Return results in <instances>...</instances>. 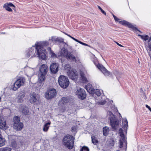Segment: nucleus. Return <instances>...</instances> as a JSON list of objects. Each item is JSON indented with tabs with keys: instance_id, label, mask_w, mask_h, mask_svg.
Instances as JSON below:
<instances>
[{
	"instance_id": "nucleus-41",
	"label": "nucleus",
	"mask_w": 151,
	"mask_h": 151,
	"mask_svg": "<svg viewBox=\"0 0 151 151\" xmlns=\"http://www.w3.org/2000/svg\"><path fill=\"white\" fill-rule=\"evenodd\" d=\"M71 131L72 132H76V127H73L71 128Z\"/></svg>"
},
{
	"instance_id": "nucleus-47",
	"label": "nucleus",
	"mask_w": 151,
	"mask_h": 151,
	"mask_svg": "<svg viewBox=\"0 0 151 151\" xmlns=\"http://www.w3.org/2000/svg\"><path fill=\"white\" fill-rule=\"evenodd\" d=\"M30 55H31V54H30L29 53V52L28 51L26 54L27 57L28 58H29V57Z\"/></svg>"
},
{
	"instance_id": "nucleus-21",
	"label": "nucleus",
	"mask_w": 151,
	"mask_h": 151,
	"mask_svg": "<svg viewBox=\"0 0 151 151\" xmlns=\"http://www.w3.org/2000/svg\"><path fill=\"white\" fill-rule=\"evenodd\" d=\"M123 126L124 130H127L128 127V122L126 118H124L122 119Z\"/></svg>"
},
{
	"instance_id": "nucleus-31",
	"label": "nucleus",
	"mask_w": 151,
	"mask_h": 151,
	"mask_svg": "<svg viewBox=\"0 0 151 151\" xmlns=\"http://www.w3.org/2000/svg\"><path fill=\"white\" fill-rule=\"evenodd\" d=\"M92 142L94 145H96L98 142V141L97 140L96 137H95V136H92Z\"/></svg>"
},
{
	"instance_id": "nucleus-30",
	"label": "nucleus",
	"mask_w": 151,
	"mask_h": 151,
	"mask_svg": "<svg viewBox=\"0 0 151 151\" xmlns=\"http://www.w3.org/2000/svg\"><path fill=\"white\" fill-rule=\"evenodd\" d=\"M12 149L9 147H5L0 148V151H11Z\"/></svg>"
},
{
	"instance_id": "nucleus-36",
	"label": "nucleus",
	"mask_w": 151,
	"mask_h": 151,
	"mask_svg": "<svg viewBox=\"0 0 151 151\" xmlns=\"http://www.w3.org/2000/svg\"><path fill=\"white\" fill-rule=\"evenodd\" d=\"M80 151H89V149L87 147L84 146L81 148Z\"/></svg>"
},
{
	"instance_id": "nucleus-22",
	"label": "nucleus",
	"mask_w": 151,
	"mask_h": 151,
	"mask_svg": "<svg viewBox=\"0 0 151 151\" xmlns=\"http://www.w3.org/2000/svg\"><path fill=\"white\" fill-rule=\"evenodd\" d=\"M29 113V108L28 107L24 106L23 107L22 111V114L23 115H27Z\"/></svg>"
},
{
	"instance_id": "nucleus-24",
	"label": "nucleus",
	"mask_w": 151,
	"mask_h": 151,
	"mask_svg": "<svg viewBox=\"0 0 151 151\" xmlns=\"http://www.w3.org/2000/svg\"><path fill=\"white\" fill-rule=\"evenodd\" d=\"M51 124L50 122H48L45 123L44 126L43 130L45 132H47L49 129L50 125Z\"/></svg>"
},
{
	"instance_id": "nucleus-4",
	"label": "nucleus",
	"mask_w": 151,
	"mask_h": 151,
	"mask_svg": "<svg viewBox=\"0 0 151 151\" xmlns=\"http://www.w3.org/2000/svg\"><path fill=\"white\" fill-rule=\"evenodd\" d=\"M58 82L60 86L63 88H66L69 84L68 78L63 75H60L59 77Z\"/></svg>"
},
{
	"instance_id": "nucleus-15",
	"label": "nucleus",
	"mask_w": 151,
	"mask_h": 151,
	"mask_svg": "<svg viewBox=\"0 0 151 151\" xmlns=\"http://www.w3.org/2000/svg\"><path fill=\"white\" fill-rule=\"evenodd\" d=\"M25 95V93L22 91L19 92L17 97V102L19 103H22L23 101V98Z\"/></svg>"
},
{
	"instance_id": "nucleus-2",
	"label": "nucleus",
	"mask_w": 151,
	"mask_h": 151,
	"mask_svg": "<svg viewBox=\"0 0 151 151\" xmlns=\"http://www.w3.org/2000/svg\"><path fill=\"white\" fill-rule=\"evenodd\" d=\"M48 70V67L46 64H42L40 67L38 81L40 83H42L45 80V76Z\"/></svg>"
},
{
	"instance_id": "nucleus-29",
	"label": "nucleus",
	"mask_w": 151,
	"mask_h": 151,
	"mask_svg": "<svg viewBox=\"0 0 151 151\" xmlns=\"http://www.w3.org/2000/svg\"><path fill=\"white\" fill-rule=\"evenodd\" d=\"M14 124L19 122L20 118L18 116H14L13 118Z\"/></svg>"
},
{
	"instance_id": "nucleus-14",
	"label": "nucleus",
	"mask_w": 151,
	"mask_h": 151,
	"mask_svg": "<svg viewBox=\"0 0 151 151\" xmlns=\"http://www.w3.org/2000/svg\"><path fill=\"white\" fill-rule=\"evenodd\" d=\"M67 73L69 78L73 80L75 79L78 75V74L76 70H69Z\"/></svg>"
},
{
	"instance_id": "nucleus-38",
	"label": "nucleus",
	"mask_w": 151,
	"mask_h": 151,
	"mask_svg": "<svg viewBox=\"0 0 151 151\" xmlns=\"http://www.w3.org/2000/svg\"><path fill=\"white\" fill-rule=\"evenodd\" d=\"M98 8H99V9H100V10L101 11V12L103 14H104V15L106 14L105 12L102 9V8L100 7V6H98Z\"/></svg>"
},
{
	"instance_id": "nucleus-23",
	"label": "nucleus",
	"mask_w": 151,
	"mask_h": 151,
	"mask_svg": "<svg viewBox=\"0 0 151 151\" xmlns=\"http://www.w3.org/2000/svg\"><path fill=\"white\" fill-rule=\"evenodd\" d=\"M70 99L68 97H62L61 102L63 105H65L67 103H68Z\"/></svg>"
},
{
	"instance_id": "nucleus-5",
	"label": "nucleus",
	"mask_w": 151,
	"mask_h": 151,
	"mask_svg": "<svg viewBox=\"0 0 151 151\" xmlns=\"http://www.w3.org/2000/svg\"><path fill=\"white\" fill-rule=\"evenodd\" d=\"M25 82V80L24 78L22 77L20 78L14 83L12 86V89L14 91L17 90L21 86H24Z\"/></svg>"
},
{
	"instance_id": "nucleus-9",
	"label": "nucleus",
	"mask_w": 151,
	"mask_h": 151,
	"mask_svg": "<svg viewBox=\"0 0 151 151\" xmlns=\"http://www.w3.org/2000/svg\"><path fill=\"white\" fill-rule=\"evenodd\" d=\"M120 136L121 137L119 142V147L122 148L123 147V145L124 143H125L126 146H127V142L126 139L124 135L123 132V130L122 129L120 128L119 130Z\"/></svg>"
},
{
	"instance_id": "nucleus-45",
	"label": "nucleus",
	"mask_w": 151,
	"mask_h": 151,
	"mask_svg": "<svg viewBox=\"0 0 151 151\" xmlns=\"http://www.w3.org/2000/svg\"><path fill=\"white\" fill-rule=\"evenodd\" d=\"M146 107L151 112V108H150V106H149L148 105L146 104L145 105Z\"/></svg>"
},
{
	"instance_id": "nucleus-10",
	"label": "nucleus",
	"mask_w": 151,
	"mask_h": 151,
	"mask_svg": "<svg viewBox=\"0 0 151 151\" xmlns=\"http://www.w3.org/2000/svg\"><path fill=\"white\" fill-rule=\"evenodd\" d=\"M39 99V96L38 94L34 92L30 93L29 101L32 104H35L38 101Z\"/></svg>"
},
{
	"instance_id": "nucleus-18",
	"label": "nucleus",
	"mask_w": 151,
	"mask_h": 151,
	"mask_svg": "<svg viewBox=\"0 0 151 151\" xmlns=\"http://www.w3.org/2000/svg\"><path fill=\"white\" fill-rule=\"evenodd\" d=\"M23 124L22 122L14 124V127L17 130H20L23 128Z\"/></svg>"
},
{
	"instance_id": "nucleus-6",
	"label": "nucleus",
	"mask_w": 151,
	"mask_h": 151,
	"mask_svg": "<svg viewBox=\"0 0 151 151\" xmlns=\"http://www.w3.org/2000/svg\"><path fill=\"white\" fill-rule=\"evenodd\" d=\"M93 62L96 66L105 75L109 76L110 75V73L102 65L99 63L97 60H94Z\"/></svg>"
},
{
	"instance_id": "nucleus-7",
	"label": "nucleus",
	"mask_w": 151,
	"mask_h": 151,
	"mask_svg": "<svg viewBox=\"0 0 151 151\" xmlns=\"http://www.w3.org/2000/svg\"><path fill=\"white\" fill-rule=\"evenodd\" d=\"M109 113L112 115V116L110 119L111 127L114 131H116L118 127L119 122L114 117V115L110 112Z\"/></svg>"
},
{
	"instance_id": "nucleus-33",
	"label": "nucleus",
	"mask_w": 151,
	"mask_h": 151,
	"mask_svg": "<svg viewBox=\"0 0 151 151\" xmlns=\"http://www.w3.org/2000/svg\"><path fill=\"white\" fill-rule=\"evenodd\" d=\"M138 36H140L141 38L146 41L148 39V36L147 35H138Z\"/></svg>"
},
{
	"instance_id": "nucleus-50",
	"label": "nucleus",
	"mask_w": 151,
	"mask_h": 151,
	"mask_svg": "<svg viewBox=\"0 0 151 151\" xmlns=\"http://www.w3.org/2000/svg\"><path fill=\"white\" fill-rule=\"evenodd\" d=\"M5 33H4L3 32H0V34H4Z\"/></svg>"
},
{
	"instance_id": "nucleus-11",
	"label": "nucleus",
	"mask_w": 151,
	"mask_h": 151,
	"mask_svg": "<svg viewBox=\"0 0 151 151\" xmlns=\"http://www.w3.org/2000/svg\"><path fill=\"white\" fill-rule=\"evenodd\" d=\"M76 93L78 95V98L82 100L85 99L86 96V93L85 90L82 88H80L79 90H78Z\"/></svg>"
},
{
	"instance_id": "nucleus-3",
	"label": "nucleus",
	"mask_w": 151,
	"mask_h": 151,
	"mask_svg": "<svg viewBox=\"0 0 151 151\" xmlns=\"http://www.w3.org/2000/svg\"><path fill=\"white\" fill-rule=\"evenodd\" d=\"M75 138L72 135L68 134L63 139V144L69 149L73 148L74 145Z\"/></svg>"
},
{
	"instance_id": "nucleus-12",
	"label": "nucleus",
	"mask_w": 151,
	"mask_h": 151,
	"mask_svg": "<svg viewBox=\"0 0 151 151\" xmlns=\"http://www.w3.org/2000/svg\"><path fill=\"white\" fill-rule=\"evenodd\" d=\"M119 23L122 25L127 27L129 28L132 29L134 31H139L136 27H134L132 24L126 21H119Z\"/></svg>"
},
{
	"instance_id": "nucleus-39",
	"label": "nucleus",
	"mask_w": 151,
	"mask_h": 151,
	"mask_svg": "<svg viewBox=\"0 0 151 151\" xmlns=\"http://www.w3.org/2000/svg\"><path fill=\"white\" fill-rule=\"evenodd\" d=\"M51 56L52 57H57V55L56 54H55L53 52H52V51H51Z\"/></svg>"
},
{
	"instance_id": "nucleus-49",
	"label": "nucleus",
	"mask_w": 151,
	"mask_h": 151,
	"mask_svg": "<svg viewBox=\"0 0 151 151\" xmlns=\"http://www.w3.org/2000/svg\"><path fill=\"white\" fill-rule=\"evenodd\" d=\"M65 33V35H67L68 36V37H71V36L70 35H69V34H67V33Z\"/></svg>"
},
{
	"instance_id": "nucleus-51",
	"label": "nucleus",
	"mask_w": 151,
	"mask_h": 151,
	"mask_svg": "<svg viewBox=\"0 0 151 151\" xmlns=\"http://www.w3.org/2000/svg\"><path fill=\"white\" fill-rule=\"evenodd\" d=\"M113 16L114 18V19L115 18V17H116L115 16L114 14H113Z\"/></svg>"
},
{
	"instance_id": "nucleus-37",
	"label": "nucleus",
	"mask_w": 151,
	"mask_h": 151,
	"mask_svg": "<svg viewBox=\"0 0 151 151\" xmlns=\"http://www.w3.org/2000/svg\"><path fill=\"white\" fill-rule=\"evenodd\" d=\"M51 40L54 42H56L57 41H59V39L58 38H56L55 37H52Z\"/></svg>"
},
{
	"instance_id": "nucleus-27",
	"label": "nucleus",
	"mask_w": 151,
	"mask_h": 151,
	"mask_svg": "<svg viewBox=\"0 0 151 151\" xmlns=\"http://www.w3.org/2000/svg\"><path fill=\"white\" fill-rule=\"evenodd\" d=\"M81 76L82 82L83 83H86L88 82L85 76L84 75L83 73H81Z\"/></svg>"
},
{
	"instance_id": "nucleus-19",
	"label": "nucleus",
	"mask_w": 151,
	"mask_h": 151,
	"mask_svg": "<svg viewBox=\"0 0 151 151\" xmlns=\"http://www.w3.org/2000/svg\"><path fill=\"white\" fill-rule=\"evenodd\" d=\"M85 88L90 93H93L94 92V89L92 88V85L90 84H88L86 86Z\"/></svg>"
},
{
	"instance_id": "nucleus-53",
	"label": "nucleus",
	"mask_w": 151,
	"mask_h": 151,
	"mask_svg": "<svg viewBox=\"0 0 151 151\" xmlns=\"http://www.w3.org/2000/svg\"><path fill=\"white\" fill-rule=\"evenodd\" d=\"M1 97H0V101H1Z\"/></svg>"
},
{
	"instance_id": "nucleus-16",
	"label": "nucleus",
	"mask_w": 151,
	"mask_h": 151,
	"mask_svg": "<svg viewBox=\"0 0 151 151\" xmlns=\"http://www.w3.org/2000/svg\"><path fill=\"white\" fill-rule=\"evenodd\" d=\"M10 7H14V5L11 3H6L4 4L3 7L5 8V9L9 12H12V11L11 8H10Z\"/></svg>"
},
{
	"instance_id": "nucleus-44",
	"label": "nucleus",
	"mask_w": 151,
	"mask_h": 151,
	"mask_svg": "<svg viewBox=\"0 0 151 151\" xmlns=\"http://www.w3.org/2000/svg\"><path fill=\"white\" fill-rule=\"evenodd\" d=\"M106 102L105 101H101L99 103V104L101 105H104L105 104Z\"/></svg>"
},
{
	"instance_id": "nucleus-35",
	"label": "nucleus",
	"mask_w": 151,
	"mask_h": 151,
	"mask_svg": "<svg viewBox=\"0 0 151 151\" xmlns=\"http://www.w3.org/2000/svg\"><path fill=\"white\" fill-rule=\"evenodd\" d=\"M64 68L66 70L69 71V70H70L71 66L69 64H66Z\"/></svg>"
},
{
	"instance_id": "nucleus-17",
	"label": "nucleus",
	"mask_w": 151,
	"mask_h": 151,
	"mask_svg": "<svg viewBox=\"0 0 151 151\" xmlns=\"http://www.w3.org/2000/svg\"><path fill=\"white\" fill-rule=\"evenodd\" d=\"M66 58L69 60L71 61L75 62H76L77 61L76 59L75 56L72 54L71 52H69L68 55L67 56Z\"/></svg>"
},
{
	"instance_id": "nucleus-42",
	"label": "nucleus",
	"mask_w": 151,
	"mask_h": 151,
	"mask_svg": "<svg viewBox=\"0 0 151 151\" xmlns=\"http://www.w3.org/2000/svg\"><path fill=\"white\" fill-rule=\"evenodd\" d=\"M17 137L15 135H12L9 137V139H10L11 138L16 139V137Z\"/></svg>"
},
{
	"instance_id": "nucleus-40",
	"label": "nucleus",
	"mask_w": 151,
	"mask_h": 151,
	"mask_svg": "<svg viewBox=\"0 0 151 151\" xmlns=\"http://www.w3.org/2000/svg\"><path fill=\"white\" fill-rule=\"evenodd\" d=\"M78 43L83 45H85V46H88V45H87V44H86V43H84L83 42H81V41H80L79 40H78Z\"/></svg>"
},
{
	"instance_id": "nucleus-26",
	"label": "nucleus",
	"mask_w": 151,
	"mask_h": 151,
	"mask_svg": "<svg viewBox=\"0 0 151 151\" xmlns=\"http://www.w3.org/2000/svg\"><path fill=\"white\" fill-rule=\"evenodd\" d=\"M103 134L105 136H107L109 132V128L107 127H105L103 128Z\"/></svg>"
},
{
	"instance_id": "nucleus-20",
	"label": "nucleus",
	"mask_w": 151,
	"mask_h": 151,
	"mask_svg": "<svg viewBox=\"0 0 151 151\" xmlns=\"http://www.w3.org/2000/svg\"><path fill=\"white\" fill-rule=\"evenodd\" d=\"M69 53L68 50L65 48H63L60 51L61 55L65 57V58L66 57Z\"/></svg>"
},
{
	"instance_id": "nucleus-28",
	"label": "nucleus",
	"mask_w": 151,
	"mask_h": 151,
	"mask_svg": "<svg viewBox=\"0 0 151 151\" xmlns=\"http://www.w3.org/2000/svg\"><path fill=\"white\" fill-rule=\"evenodd\" d=\"M94 92L93 93H94L96 95H97L98 96H100L103 93L102 91H101L99 89H94Z\"/></svg>"
},
{
	"instance_id": "nucleus-13",
	"label": "nucleus",
	"mask_w": 151,
	"mask_h": 151,
	"mask_svg": "<svg viewBox=\"0 0 151 151\" xmlns=\"http://www.w3.org/2000/svg\"><path fill=\"white\" fill-rule=\"evenodd\" d=\"M58 63H52L50 66V69L51 72L53 74L56 73L58 71Z\"/></svg>"
},
{
	"instance_id": "nucleus-25",
	"label": "nucleus",
	"mask_w": 151,
	"mask_h": 151,
	"mask_svg": "<svg viewBox=\"0 0 151 151\" xmlns=\"http://www.w3.org/2000/svg\"><path fill=\"white\" fill-rule=\"evenodd\" d=\"M1 132L0 131V147H2L5 144V140L2 137Z\"/></svg>"
},
{
	"instance_id": "nucleus-8",
	"label": "nucleus",
	"mask_w": 151,
	"mask_h": 151,
	"mask_svg": "<svg viewBox=\"0 0 151 151\" xmlns=\"http://www.w3.org/2000/svg\"><path fill=\"white\" fill-rule=\"evenodd\" d=\"M56 93V89L54 88L49 89L45 93V97L48 100L52 99L55 96Z\"/></svg>"
},
{
	"instance_id": "nucleus-43",
	"label": "nucleus",
	"mask_w": 151,
	"mask_h": 151,
	"mask_svg": "<svg viewBox=\"0 0 151 151\" xmlns=\"http://www.w3.org/2000/svg\"><path fill=\"white\" fill-rule=\"evenodd\" d=\"M115 20L116 22H119V21H121L118 18H117L116 17H115V18L114 19Z\"/></svg>"
},
{
	"instance_id": "nucleus-54",
	"label": "nucleus",
	"mask_w": 151,
	"mask_h": 151,
	"mask_svg": "<svg viewBox=\"0 0 151 151\" xmlns=\"http://www.w3.org/2000/svg\"><path fill=\"white\" fill-rule=\"evenodd\" d=\"M116 151H120L119 150H117Z\"/></svg>"
},
{
	"instance_id": "nucleus-34",
	"label": "nucleus",
	"mask_w": 151,
	"mask_h": 151,
	"mask_svg": "<svg viewBox=\"0 0 151 151\" xmlns=\"http://www.w3.org/2000/svg\"><path fill=\"white\" fill-rule=\"evenodd\" d=\"M11 145L13 147H17V144L14 140H13L11 142Z\"/></svg>"
},
{
	"instance_id": "nucleus-46",
	"label": "nucleus",
	"mask_w": 151,
	"mask_h": 151,
	"mask_svg": "<svg viewBox=\"0 0 151 151\" xmlns=\"http://www.w3.org/2000/svg\"><path fill=\"white\" fill-rule=\"evenodd\" d=\"M70 38H72V39H73V40H75V41H76V42H78V40H77V39H75V38H74V37H72L71 36V37Z\"/></svg>"
},
{
	"instance_id": "nucleus-48",
	"label": "nucleus",
	"mask_w": 151,
	"mask_h": 151,
	"mask_svg": "<svg viewBox=\"0 0 151 151\" xmlns=\"http://www.w3.org/2000/svg\"><path fill=\"white\" fill-rule=\"evenodd\" d=\"M115 42L118 45H119V46H120V47H123L122 45H121L119 44V43L118 42Z\"/></svg>"
},
{
	"instance_id": "nucleus-1",
	"label": "nucleus",
	"mask_w": 151,
	"mask_h": 151,
	"mask_svg": "<svg viewBox=\"0 0 151 151\" xmlns=\"http://www.w3.org/2000/svg\"><path fill=\"white\" fill-rule=\"evenodd\" d=\"M48 42L46 41L37 42L35 44L37 54L40 59L44 60L46 59V50L44 47L48 46Z\"/></svg>"
},
{
	"instance_id": "nucleus-52",
	"label": "nucleus",
	"mask_w": 151,
	"mask_h": 151,
	"mask_svg": "<svg viewBox=\"0 0 151 151\" xmlns=\"http://www.w3.org/2000/svg\"><path fill=\"white\" fill-rule=\"evenodd\" d=\"M150 59L151 60V54L150 55Z\"/></svg>"
},
{
	"instance_id": "nucleus-32",
	"label": "nucleus",
	"mask_w": 151,
	"mask_h": 151,
	"mask_svg": "<svg viewBox=\"0 0 151 151\" xmlns=\"http://www.w3.org/2000/svg\"><path fill=\"white\" fill-rule=\"evenodd\" d=\"M35 50L34 49V48L31 47L30 49H29V52L30 54L31 55H33L35 52L34 54H35V52H36V51H37V50L36 49V45H35Z\"/></svg>"
}]
</instances>
